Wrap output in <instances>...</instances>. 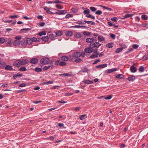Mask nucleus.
<instances>
[{"label": "nucleus", "instance_id": "nucleus-57", "mask_svg": "<svg viewBox=\"0 0 148 148\" xmlns=\"http://www.w3.org/2000/svg\"><path fill=\"white\" fill-rule=\"evenodd\" d=\"M133 15V14H126L125 15V18H128V17H131V16H132Z\"/></svg>", "mask_w": 148, "mask_h": 148}, {"label": "nucleus", "instance_id": "nucleus-49", "mask_svg": "<svg viewBox=\"0 0 148 148\" xmlns=\"http://www.w3.org/2000/svg\"><path fill=\"white\" fill-rule=\"evenodd\" d=\"M148 59V55H145L142 59L143 60H145Z\"/></svg>", "mask_w": 148, "mask_h": 148}, {"label": "nucleus", "instance_id": "nucleus-6", "mask_svg": "<svg viewBox=\"0 0 148 148\" xmlns=\"http://www.w3.org/2000/svg\"><path fill=\"white\" fill-rule=\"evenodd\" d=\"M101 45V44L99 43V42H96L94 43L91 44L92 47V46H93V47H92L93 48L95 47L98 48Z\"/></svg>", "mask_w": 148, "mask_h": 148}, {"label": "nucleus", "instance_id": "nucleus-34", "mask_svg": "<svg viewBox=\"0 0 148 148\" xmlns=\"http://www.w3.org/2000/svg\"><path fill=\"white\" fill-rule=\"evenodd\" d=\"M122 50L123 49L121 47L117 48L115 50V52L116 53H119V52H121L122 51Z\"/></svg>", "mask_w": 148, "mask_h": 148}, {"label": "nucleus", "instance_id": "nucleus-26", "mask_svg": "<svg viewBox=\"0 0 148 148\" xmlns=\"http://www.w3.org/2000/svg\"><path fill=\"white\" fill-rule=\"evenodd\" d=\"M84 22L88 24H91L92 25H94L95 24V23L92 21L85 20L84 21Z\"/></svg>", "mask_w": 148, "mask_h": 148}, {"label": "nucleus", "instance_id": "nucleus-21", "mask_svg": "<svg viewBox=\"0 0 148 148\" xmlns=\"http://www.w3.org/2000/svg\"><path fill=\"white\" fill-rule=\"evenodd\" d=\"M56 36H60L62 34V32L61 31H58L55 32Z\"/></svg>", "mask_w": 148, "mask_h": 148}, {"label": "nucleus", "instance_id": "nucleus-32", "mask_svg": "<svg viewBox=\"0 0 148 148\" xmlns=\"http://www.w3.org/2000/svg\"><path fill=\"white\" fill-rule=\"evenodd\" d=\"M75 37L76 38H78L82 37V36L80 33H77L75 35Z\"/></svg>", "mask_w": 148, "mask_h": 148}, {"label": "nucleus", "instance_id": "nucleus-37", "mask_svg": "<svg viewBox=\"0 0 148 148\" xmlns=\"http://www.w3.org/2000/svg\"><path fill=\"white\" fill-rule=\"evenodd\" d=\"M26 70V68L24 66L21 67L19 69V70L22 71H25Z\"/></svg>", "mask_w": 148, "mask_h": 148}, {"label": "nucleus", "instance_id": "nucleus-33", "mask_svg": "<svg viewBox=\"0 0 148 148\" xmlns=\"http://www.w3.org/2000/svg\"><path fill=\"white\" fill-rule=\"evenodd\" d=\"M55 35L53 33L51 34L49 36L50 38L52 40H53L55 39Z\"/></svg>", "mask_w": 148, "mask_h": 148}, {"label": "nucleus", "instance_id": "nucleus-3", "mask_svg": "<svg viewBox=\"0 0 148 148\" xmlns=\"http://www.w3.org/2000/svg\"><path fill=\"white\" fill-rule=\"evenodd\" d=\"M14 65L17 67H19L21 65L20 60H17L15 61L14 62Z\"/></svg>", "mask_w": 148, "mask_h": 148}, {"label": "nucleus", "instance_id": "nucleus-23", "mask_svg": "<svg viewBox=\"0 0 148 148\" xmlns=\"http://www.w3.org/2000/svg\"><path fill=\"white\" fill-rule=\"evenodd\" d=\"M72 34L71 31H68L65 32V35L66 36H71L72 35Z\"/></svg>", "mask_w": 148, "mask_h": 148}, {"label": "nucleus", "instance_id": "nucleus-30", "mask_svg": "<svg viewBox=\"0 0 148 148\" xmlns=\"http://www.w3.org/2000/svg\"><path fill=\"white\" fill-rule=\"evenodd\" d=\"M138 70L140 72H143L145 71L144 67L143 66H141L140 67Z\"/></svg>", "mask_w": 148, "mask_h": 148}, {"label": "nucleus", "instance_id": "nucleus-54", "mask_svg": "<svg viewBox=\"0 0 148 148\" xmlns=\"http://www.w3.org/2000/svg\"><path fill=\"white\" fill-rule=\"evenodd\" d=\"M142 19L143 20H146L148 19V17L145 15H143L141 16Z\"/></svg>", "mask_w": 148, "mask_h": 148}, {"label": "nucleus", "instance_id": "nucleus-47", "mask_svg": "<svg viewBox=\"0 0 148 148\" xmlns=\"http://www.w3.org/2000/svg\"><path fill=\"white\" fill-rule=\"evenodd\" d=\"M59 65L60 66H64L66 65V63L63 62H60L59 63Z\"/></svg>", "mask_w": 148, "mask_h": 148}, {"label": "nucleus", "instance_id": "nucleus-44", "mask_svg": "<svg viewBox=\"0 0 148 148\" xmlns=\"http://www.w3.org/2000/svg\"><path fill=\"white\" fill-rule=\"evenodd\" d=\"M120 45L121 46V48L123 50V49H125V48H126L127 47V46L125 45L124 44H120Z\"/></svg>", "mask_w": 148, "mask_h": 148}, {"label": "nucleus", "instance_id": "nucleus-4", "mask_svg": "<svg viewBox=\"0 0 148 148\" xmlns=\"http://www.w3.org/2000/svg\"><path fill=\"white\" fill-rule=\"evenodd\" d=\"M57 11H58V12H56L55 14H58L59 15L64 14L65 13H66L67 12V11L65 10L60 11L58 10Z\"/></svg>", "mask_w": 148, "mask_h": 148}, {"label": "nucleus", "instance_id": "nucleus-35", "mask_svg": "<svg viewBox=\"0 0 148 148\" xmlns=\"http://www.w3.org/2000/svg\"><path fill=\"white\" fill-rule=\"evenodd\" d=\"M74 57L73 56V54L72 56H69V61H73L74 60Z\"/></svg>", "mask_w": 148, "mask_h": 148}, {"label": "nucleus", "instance_id": "nucleus-17", "mask_svg": "<svg viewBox=\"0 0 148 148\" xmlns=\"http://www.w3.org/2000/svg\"><path fill=\"white\" fill-rule=\"evenodd\" d=\"M83 82L87 84H92L93 82L92 81H91L90 80H86V79H84L83 81Z\"/></svg>", "mask_w": 148, "mask_h": 148}, {"label": "nucleus", "instance_id": "nucleus-55", "mask_svg": "<svg viewBox=\"0 0 148 148\" xmlns=\"http://www.w3.org/2000/svg\"><path fill=\"white\" fill-rule=\"evenodd\" d=\"M132 47L133 49H136L139 46L137 44H134L132 45Z\"/></svg>", "mask_w": 148, "mask_h": 148}, {"label": "nucleus", "instance_id": "nucleus-46", "mask_svg": "<svg viewBox=\"0 0 148 148\" xmlns=\"http://www.w3.org/2000/svg\"><path fill=\"white\" fill-rule=\"evenodd\" d=\"M100 6L102 7L103 8H104V9H106L108 10H109L110 11H111L112 10V9L111 8H108V7H106V6H104L102 5H100Z\"/></svg>", "mask_w": 148, "mask_h": 148}, {"label": "nucleus", "instance_id": "nucleus-36", "mask_svg": "<svg viewBox=\"0 0 148 148\" xmlns=\"http://www.w3.org/2000/svg\"><path fill=\"white\" fill-rule=\"evenodd\" d=\"M58 126L60 128H62V127H63L64 128H66V127H64V124H63L62 123H59L58 124Z\"/></svg>", "mask_w": 148, "mask_h": 148}, {"label": "nucleus", "instance_id": "nucleus-31", "mask_svg": "<svg viewBox=\"0 0 148 148\" xmlns=\"http://www.w3.org/2000/svg\"><path fill=\"white\" fill-rule=\"evenodd\" d=\"M52 66H53V64H52V63L51 65H49V66H45L44 67V68L43 69V70L44 71H46V70H48V69H49L50 68V67H51Z\"/></svg>", "mask_w": 148, "mask_h": 148}, {"label": "nucleus", "instance_id": "nucleus-50", "mask_svg": "<svg viewBox=\"0 0 148 148\" xmlns=\"http://www.w3.org/2000/svg\"><path fill=\"white\" fill-rule=\"evenodd\" d=\"M84 35L89 36L90 34V32L87 31H84L83 32Z\"/></svg>", "mask_w": 148, "mask_h": 148}, {"label": "nucleus", "instance_id": "nucleus-20", "mask_svg": "<svg viewBox=\"0 0 148 148\" xmlns=\"http://www.w3.org/2000/svg\"><path fill=\"white\" fill-rule=\"evenodd\" d=\"M5 69L6 70L11 71L13 70V69L12 66L8 65L6 66Z\"/></svg>", "mask_w": 148, "mask_h": 148}, {"label": "nucleus", "instance_id": "nucleus-1", "mask_svg": "<svg viewBox=\"0 0 148 148\" xmlns=\"http://www.w3.org/2000/svg\"><path fill=\"white\" fill-rule=\"evenodd\" d=\"M89 47L85 48L84 49L85 52L87 53H91L93 51V49H92L93 47H91V44H90L89 45Z\"/></svg>", "mask_w": 148, "mask_h": 148}, {"label": "nucleus", "instance_id": "nucleus-8", "mask_svg": "<svg viewBox=\"0 0 148 148\" xmlns=\"http://www.w3.org/2000/svg\"><path fill=\"white\" fill-rule=\"evenodd\" d=\"M95 41V40L94 39L91 38H87L86 40V42L87 43H91Z\"/></svg>", "mask_w": 148, "mask_h": 148}, {"label": "nucleus", "instance_id": "nucleus-18", "mask_svg": "<svg viewBox=\"0 0 148 148\" xmlns=\"http://www.w3.org/2000/svg\"><path fill=\"white\" fill-rule=\"evenodd\" d=\"M98 38L99 41V42H101L105 40V38L104 37L101 35L99 36Z\"/></svg>", "mask_w": 148, "mask_h": 148}, {"label": "nucleus", "instance_id": "nucleus-2", "mask_svg": "<svg viewBox=\"0 0 148 148\" xmlns=\"http://www.w3.org/2000/svg\"><path fill=\"white\" fill-rule=\"evenodd\" d=\"M49 61V59L47 57L42 58L40 60V62L41 63L43 64H45L48 63Z\"/></svg>", "mask_w": 148, "mask_h": 148}, {"label": "nucleus", "instance_id": "nucleus-48", "mask_svg": "<svg viewBox=\"0 0 148 148\" xmlns=\"http://www.w3.org/2000/svg\"><path fill=\"white\" fill-rule=\"evenodd\" d=\"M90 9L93 12L97 10V9L93 7H90Z\"/></svg>", "mask_w": 148, "mask_h": 148}, {"label": "nucleus", "instance_id": "nucleus-53", "mask_svg": "<svg viewBox=\"0 0 148 148\" xmlns=\"http://www.w3.org/2000/svg\"><path fill=\"white\" fill-rule=\"evenodd\" d=\"M133 48H129L127 49V51L126 52V53H128V52H132L133 51Z\"/></svg>", "mask_w": 148, "mask_h": 148}, {"label": "nucleus", "instance_id": "nucleus-58", "mask_svg": "<svg viewBox=\"0 0 148 148\" xmlns=\"http://www.w3.org/2000/svg\"><path fill=\"white\" fill-rule=\"evenodd\" d=\"M31 30V29L28 28H25L21 29V31L23 32L24 31H30Z\"/></svg>", "mask_w": 148, "mask_h": 148}, {"label": "nucleus", "instance_id": "nucleus-45", "mask_svg": "<svg viewBox=\"0 0 148 148\" xmlns=\"http://www.w3.org/2000/svg\"><path fill=\"white\" fill-rule=\"evenodd\" d=\"M42 69L40 68L36 67L35 68V71L37 72H40L42 71Z\"/></svg>", "mask_w": 148, "mask_h": 148}, {"label": "nucleus", "instance_id": "nucleus-16", "mask_svg": "<svg viewBox=\"0 0 148 148\" xmlns=\"http://www.w3.org/2000/svg\"><path fill=\"white\" fill-rule=\"evenodd\" d=\"M6 65V63L4 62H2L0 58V67L3 68Z\"/></svg>", "mask_w": 148, "mask_h": 148}, {"label": "nucleus", "instance_id": "nucleus-63", "mask_svg": "<svg viewBox=\"0 0 148 148\" xmlns=\"http://www.w3.org/2000/svg\"><path fill=\"white\" fill-rule=\"evenodd\" d=\"M60 87V86H52L51 88V89H57Z\"/></svg>", "mask_w": 148, "mask_h": 148}, {"label": "nucleus", "instance_id": "nucleus-62", "mask_svg": "<svg viewBox=\"0 0 148 148\" xmlns=\"http://www.w3.org/2000/svg\"><path fill=\"white\" fill-rule=\"evenodd\" d=\"M9 18H17V16L16 15L10 16H9Z\"/></svg>", "mask_w": 148, "mask_h": 148}, {"label": "nucleus", "instance_id": "nucleus-7", "mask_svg": "<svg viewBox=\"0 0 148 148\" xmlns=\"http://www.w3.org/2000/svg\"><path fill=\"white\" fill-rule=\"evenodd\" d=\"M38 62V60L36 58H33L30 60V62L32 64H35L37 63Z\"/></svg>", "mask_w": 148, "mask_h": 148}, {"label": "nucleus", "instance_id": "nucleus-29", "mask_svg": "<svg viewBox=\"0 0 148 148\" xmlns=\"http://www.w3.org/2000/svg\"><path fill=\"white\" fill-rule=\"evenodd\" d=\"M86 117V114L80 115L79 116V119L82 120H84Z\"/></svg>", "mask_w": 148, "mask_h": 148}, {"label": "nucleus", "instance_id": "nucleus-14", "mask_svg": "<svg viewBox=\"0 0 148 148\" xmlns=\"http://www.w3.org/2000/svg\"><path fill=\"white\" fill-rule=\"evenodd\" d=\"M21 42V41L18 40H15L13 42L14 45V46H18Z\"/></svg>", "mask_w": 148, "mask_h": 148}, {"label": "nucleus", "instance_id": "nucleus-59", "mask_svg": "<svg viewBox=\"0 0 148 148\" xmlns=\"http://www.w3.org/2000/svg\"><path fill=\"white\" fill-rule=\"evenodd\" d=\"M111 20L114 22H116L118 20V19L116 17H114L112 18Z\"/></svg>", "mask_w": 148, "mask_h": 148}, {"label": "nucleus", "instance_id": "nucleus-60", "mask_svg": "<svg viewBox=\"0 0 148 148\" xmlns=\"http://www.w3.org/2000/svg\"><path fill=\"white\" fill-rule=\"evenodd\" d=\"M73 15L72 14H67L65 16L66 18H68L70 17H72Z\"/></svg>", "mask_w": 148, "mask_h": 148}, {"label": "nucleus", "instance_id": "nucleus-38", "mask_svg": "<svg viewBox=\"0 0 148 148\" xmlns=\"http://www.w3.org/2000/svg\"><path fill=\"white\" fill-rule=\"evenodd\" d=\"M123 77V75L122 74H119L116 75V78L118 79H122Z\"/></svg>", "mask_w": 148, "mask_h": 148}, {"label": "nucleus", "instance_id": "nucleus-43", "mask_svg": "<svg viewBox=\"0 0 148 148\" xmlns=\"http://www.w3.org/2000/svg\"><path fill=\"white\" fill-rule=\"evenodd\" d=\"M90 12V11L88 9H86V10H84L83 12L84 14H89Z\"/></svg>", "mask_w": 148, "mask_h": 148}, {"label": "nucleus", "instance_id": "nucleus-51", "mask_svg": "<svg viewBox=\"0 0 148 148\" xmlns=\"http://www.w3.org/2000/svg\"><path fill=\"white\" fill-rule=\"evenodd\" d=\"M95 13L96 14L99 15H101V14H102V12H101V11L100 10H98L96 11Z\"/></svg>", "mask_w": 148, "mask_h": 148}, {"label": "nucleus", "instance_id": "nucleus-41", "mask_svg": "<svg viewBox=\"0 0 148 148\" xmlns=\"http://www.w3.org/2000/svg\"><path fill=\"white\" fill-rule=\"evenodd\" d=\"M56 7L58 9H62L63 8V6L61 5L58 4H57L56 5Z\"/></svg>", "mask_w": 148, "mask_h": 148}, {"label": "nucleus", "instance_id": "nucleus-52", "mask_svg": "<svg viewBox=\"0 0 148 148\" xmlns=\"http://www.w3.org/2000/svg\"><path fill=\"white\" fill-rule=\"evenodd\" d=\"M81 71L84 73L85 72H88V69L84 67L82 69Z\"/></svg>", "mask_w": 148, "mask_h": 148}, {"label": "nucleus", "instance_id": "nucleus-9", "mask_svg": "<svg viewBox=\"0 0 148 148\" xmlns=\"http://www.w3.org/2000/svg\"><path fill=\"white\" fill-rule=\"evenodd\" d=\"M130 70L132 72L134 73L136 71L137 69L136 67L133 65H132L130 67Z\"/></svg>", "mask_w": 148, "mask_h": 148}, {"label": "nucleus", "instance_id": "nucleus-11", "mask_svg": "<svg viewBox=\"0 0 148 148\" xmlns=\"http://www.w3.org/2000/svg\"><path fill=\"white\" fill-rule=\"evenodd\" d=\"M21 65H24L28 63L29 61L27 59H22L21 60H20Z\"/></svg>", "mask_w": 148, "mask_h": 148}, {"label": "nucleus", "instance_id": "nucleus-13", "mask_svg": "<svg viewBox=\"0 0 148 148\" xmlns=\"http://www.w3.org/2000/svg\"><path fill=\"white\" fill-rule=\"evenodd\" d=\"M26 42L28 45H32L33 43L32 39L31 38H28L26 40Z\"/></svg>", "mask_w": 148, "mask_h": 148}, {"label": "nucleus", "instance_id": "nucleus-15", "mask_svg": "<svg viewBox=\"0 0 148 148\" xmlns=\"http://www.w3.org/2000/svg\"><path fill=\"white\" fill-rule=\"evenodd\" d=\"M32 40L33 42H40V38H38L37 37H34L32 38Z\"/></svg>", "mask_w": 148, "mask_h": 148}, {"label": "nucleus", "instance_id": "nucleus-42", "mask_svg": "<svg viewBox=\"0 0 148 148\" xmlns=\"http://www.w3.org/2000/svg\"><path fill=\"white\" fill-rule=\"evenodd\" d=\"M98 55L96 54H94L91 55L90 57V58L91 59H94L98 57Z\"/></svg>", "mask_w": 148, "mask_h": 148}, {"label": "nucleus", "instance_id": "nucleus-61", "mask_svg": "<svg viewBox=\"0 0 148 148\" xmlns=\"http://www.w3.org/2000/svg\"><path fill=\"white\" fill-rule=\"evenodd\" d=\"M77 28H86V26H83V25H76L75 26Z\"/></svg>", "mask_w": 148, "mask_h": 148}, {"label": "nucleus", "instance_id": "nucleus-5", "mask_svg": "<svg viewBox=\"0 0 148 148\" xmlns=\"http://www.w3.org/2000/svg\"><path fill=\"white\" fill-rule=\"evenodd\" d=\"M26 42V40L24 39H22L20 43H21V45L24 47H26L27 46V43Z\"/></svg>", "mask_w": 148, "mask_h": 148}, {"label": "nucleus", "instance_id": "nucleus-12", "mask_svg": "<svg viewBox=\"0 0 148 148\" xmlns=\"http://www.w3.org/2000/svg\"><path fill=\"white\" fill-rule=\"evenodd\" d=\"M73 56L75 58H79L81 56V53L78 52H76L73 53Z\"/></svg>", "mask_w": 148, "mask_h": 148}, {"label": "nucleus", "instance_id": "nucleus-56", "mask_svg": "<svg viewBox=\"0 0 148 148\" xmlns=\"http://www.w3.org/2000/svg\"><path fill=\"white\" fill-rule=\"evenodd\" d=\"M5 41V39L3 38H0V43H3Z\"/></svg>", "mask_w": 148, "mask_h": 148}, {"label": "nucleus", "instance_id": "nucleus-19", "mask_svg": "<svg viewBox=\"0 0 148 148\" xmlns=\"http://www.w3.org/2000/svg\"><path fill=\"white\" fill-rule=\"evenodd\" d=\"M116 71V68H113L111 69H109L107 70V73H110L113 72L115 71Z\"/></svg>", "mask_w": 148, "mask_h": 148}, {"label": "nucleus", "instance_id": "nucleus-25", "mask_svg": "<svg viewBox=\"0 0 148 148\" xmlns=\"http://www.w3.org/2000/svg\"><path fill=\"white\" fill-rule=\"evenodd\" d=\"M61 59L63 61H67L69 60V58L66 56H63L62 57Z\"/></svg>", "mask_w": 148, "mask_h": 148}, {"label": "nucleus", "instance_id": "nucleus-64", "mask_svg": "<svg viewBox=\"0 0 148 148\" xmlns=\"http://www.w3.org/2000/svg\"><path fill=\"white\" fill-rule=\"evenodd\" d=\"M74 61L76 63H79L81 62L82 60L80 58H79L78 59L75 60Z\"/></svg>", "mask_w": 148, "mask_h": 148}, {"label": "nucleus", "instance_id": "nucleus-28", "mask_svg": "<svg viewBox=\"0 0 148 148\" xmlns=\"http://www.w3.org/2000/svg\"><path fill=\"white\" fill-rule=\"evenodd\" d=\"M53 83V81H49L47 82H44L42 83V84L43 85H48L49 84H52Z\"/></svg>", "mask_w": 148, "mask_h": 148}, {"label": "nucleus", "instance_id": "nucleus-27", "mask_svg": "<svg viewBox=\"0 0 148 148\" xmlns=\"http://www.w3.org/2000/svg\"><path fill=\"white\" fill-rule=\"evenodd\" d=\"M135 79V77L134 76H133L131 77H129L127 78V79L130 81H133Z\"/></svg>", "mask_w": 148, "mask_h": 148}, {"label": "nucleus", "instance_id": "nucleus-10", "mask_svg": "<svg viewBox=\"0 0 148 148\" xmlns=\"http://www.w3.org/2000/svg\"><path fill=\"white\" fill-rule=\"evenodd\" d=\"M107 66V64H99L97 65L96 67L97 68L102 69L104 67H106Z\"/></svg>", "mask_w": 148, "mask_h": 148}, {"label": "nucleus", "instance_id": "nucleus-40", "mask_svg": "<svg viewBox=\"0 0 148 148\" xmlns=\"http://www.w3.org/2000/svg\"><path fill=\"white\" fill-rule=\"evenodd\" d=\"M38 34L39 36H41L42 35H45L46 34V33L45 31H42L40 32Z\"/></svg>", "mask_w": 148, "mask_h": 148}, {"label": "nucleus", "instance_id": "nucleus-24", "mask_svg": "<svg viewBox=\"0 0 148 148\" xmlns=\"http://www.w3.org/2000/svg\"><path fill=\"white\" fill-rule=\"evenodd\" d=\"M114 45V44L112 42H110L108 43V44L106 45V47H108L109 48H112Z\"/></svg>", "mask_w": 148, "mask_h": 148}, {"label": "nucleus", "instance_id": "nucleus-22", "mask_svg": "<svg viewBox=\"0 0 148 148\" xmlns=\"http://www.w3.org/2000/svg\"><path fill=\"white\" fill-rule=\"evenodd\" d=\"M49 37L48 36H43L42 37L41 40L44 41L46 42L48 40Z\"/></svg>", "mask_w": 148, "mask_h": 148}, {"label": "nucleus", "instance_id": "nucleus-39", "mask_svg": "<svg viewBox=\"0 0 148 148\" xmlns=\"http://www.w3.org/2000/svg\"><path fill=\"white\" fill-rule=\"evenodd\" d=\"M61 76H71V75L69 73H65L63 74H61L60 75Z\"/></svg>", "mask_w": 148, "mask_h": 148}]
</instances>
